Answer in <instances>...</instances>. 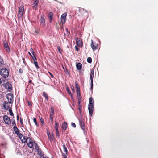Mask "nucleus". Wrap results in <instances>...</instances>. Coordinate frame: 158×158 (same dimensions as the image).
I'll use <instances>...</instances> for the list:
<instances>
[{
    "label": "nucleus",
    "instance_id": "obj_15",
    "mask_svg": "<svg viewBox=\"0 0 158 158\" xmlns=\"http://www.w3.org/2000/svg\"><path fill=\"white\" fill-rule=\"evenodd\" d=\"M39 1L38 0H35L34 3L33 4V7L35 10L37 7L38 4V3Z\"/></svg>",
    "mask_w": 158,
    "mask_h": 158
},
{
    "label": "nucleus",
    "instance_id": "obj_54",
    "mask_svg": "<svg viewBox=\"0 0 158 158\" xmlns=\"http://www.w3.org/2000/svg\"><path fill=\"white\" fill-rule=\"evenodd\" d=\"M75 49L76 51H78V48L76 46L75 47Z\"/></svg>",
    "mask_w": 158,
    "mask_h": 158
},
{
    "label": "nucleus",
    "instance_id": "obj_19",
    "mask_svg": "<svg viewBox=\"0 0 158 158\" xmlns=\"http://www.w3.org/2000/svg\"><path fill=\"white\" fill-rule=\"evenodd\" d=\"M47 135L49 139L50 140H52L53 139V135H52V136H51V135L49 132H48L47 133Z\"/></svg>",
    "mask_w": 158,
    "mask_h": 158
},
{
    "label": "nucleus",
    "instance_id": "obj_16",
    "mask_svg": "<svg viewBox=\"0 0 158 158\" xmlns=\"http://www.w3.org/2000/svg\"><path fill=\"white\" fill-rule=\"evenodd\" d=\"M67 127V123L66 122H64L62 125V128L64 131H65Z\"/></svg>",
    "mask_w": 158,
    "mask_h": 158
},
{
    "label": "nucleus",
    "instance_id": "obj_42",
    "mask_svg": "<svg viewBox=\"0 0 158 158\" xmlns=\"http://www.w3.org/2000/svg\"><path fill=\"white\" fill-rule=\"evenodd\" d=\"M77 92V97H80V96H81V94H80V91H79V92Z\"/></svg>",
    "mask_w": 158,
    "mask_h": 158
},
{
    "label": "nucleus",
    "instance_id": "obj_12",
    "mask_svg": "<svg viewBox=\"0 0 158 158\" xmlns=\"http://www.w3.org/2000/svg\"><path fill=\"white\" fill-rule=\"evenodd\" d=\"M77 44L78 47H81L83 45V43L82 41L79 38H77L76 39Z\"/></svg>",
    "mask_w": 158,
    "mask_h": 158
},
{
    "label": "nucleus",
    "instance_id": "obj_21",
    "mask_svg": "<svg viewBox=\"0 0 158 158\" xmlns=\"http://www.w3.org/2000/svg\"><path fill=\"white\" fill-rule=\"evenodd\" d=\"M63 151L65 153V155H66L67 154V148L65 147V145L64 144L63 145Z\"/></svg>",
    "mask_w": 158,
    "mask_h": 158
},
{
    "label": "nucleus",
    "instance_id": "obj_22",
    "mask_svg": "<svg viewBox=\"0 0 158 158\" xmlns=\"http://www.w3.org/2000/svg\"><path fill=\"white\" fill-rule=\"evenodd\" d=\"M75 88L76 89V90L77 92H79L80 91V89L78 85V84H77V82H75Z\"/></svg>",
    "mask_w": 158,
    "mask_h": 158
},
{
    "label": "nucleus",
    "instance_id": "obj_46",
    "mask_svg": "<svg viewBox=\"0 0 158 158\" xmlns=\"http://www.w3.org/2000/svg\"><path fill=\"white\" fill-rule=\"evenodd\" d=\"M12 124H15V126H16V124H15V120H13L12 122Z\"/></svg>",
    "mask_w": 158,
    "mask_h": 158
},
{
    "label": "nucleus",
    "instance_id": "obj_48",
    "mask_svg": "<svg viewBox=\"0 0 158 158\" xmlns=\"http://www.w3.org/2000/svg\"><path fill=\"white\" fill-rule=\"evenodd\" d=\"M79 111L80 113V114H81V106L79 107Z\"/></svg>",
    "mask_w": 158,
    "mask_h": 158
},
{
    "label": "nucleus",
    "instance_id": "obj_41",
    "mask_svg": "<svg viewBox=\"0 0 158 158\" xmlns=\"http://www.w3.org/2000/svg\"><path fill=\"white\" fill-rule=\"evenodd\" d=\"M67 90L68 93V94L69 95H71V94H72L71 93L70 91L68 89V88H67Z\"/></svg>",
    "mask_w": 158,
    "mask_h": 158
},
{
    "label": "nucleus",
    "instance_id": "obj_49",
    "mask_svg": "<svg viewBox=\"0 0 158 158\" xmlns=\"http://www.w3.org/2000/svg\"><path fill=\"white\" fill-rule=\"evenodd\" d=\"M63 69H64V71H65V72L66 73H67V69L65 68V69L64 68V67H63Z\"/></svg>",
    "mask_w": 158,
    "mask_h": 158
},
{
    "label": "nucleus",
    "instance_id": "obj_62",
    "mask_svg": "<svg viewBox=\"0 0 158 158\" xmlns=\"http://www.w3.org/2000/svg\"><path fill=\"white\" fill-rule=\"evenodd\" d=\"M28 104H29V105H30V102H28Z\"/></svg>",
    "mask_w": 158,
    "mask_h": 158
},
{
    "label": "nucleus",
    "instance_id": "obj_26",
    "mask_svg": "<svg viewBox=\"0 0 158 158\" xmlns=\"http://www.w3.org/2000/svg\"><path fill=\"white\" fill-rule=\"evenodd\" d=\"M48 16L49 19H52L53 18V15L52 12H50L49 13Z\"/></svg>",
    "mask_w": 158,
    "mask_h": 158
},
{
    "label": "nucleus",
    "instance_id": "obj_6",
    "mask_svg": "<svg viewBox=\"0 0 158 158\" xmlns=\"http://www.w3.org/2000/svg\"><path fill=\"white\" fill-rule=\"evenodd\" d=\"M24 9V7L23 6L21 5L20 6L18 12V16L19 18L22 17Z\"/></svg>",
    "mask_w": 158,
    "mask_h": 158
},
{
    "label": "nucleus",
    "instance_id": "obj_33",
    "mask_svg": "<svg viewBox=\"0 0 158 158\" xmlns=\"http://www.w3.org/2000/svg\"><path fill=\"white\" fill-rule=\"evenodd\" d=\"M3 44L4 48L8 46L7 43L6 41H4Z\"/></svg>",
    "mask_w": 158,
    "mask_h": 158
},
{
    "label": "nucleus",
    "instance_id": "obj_44",
    "mask_svg": "<svg viewBox=\"0 0 158 158\" xmlns=\"http://www.w3.org/2000/svg\"><path fill=\"white\" fill-rule=\"evenodd\" d=\"M51 110L52 113L53 115L54 113V111L53 110V108H52V107H51Z\"/></svg>",
    "mask_w": 158,
    "mask_h": 158
},
{
    "label": "nucleus",
    "instance_id": "obj_13",
    "mask_svg": "<svg viewBox=\"0 0 158 158\" xmlns=\"http://www.w3.org/2000/svg\"><path fill=\"white\" fill-rule=\"evenodd\" d=\"M40 23L41 24V25L43 26H44L45 25V19L44 18V15H41L40 19Z\"/></svg>",
    "mask_w": 158,
    "mask_h": 158
},
{
    "label": "nucleus",
    "instance_id": "obj_25",
    "mask_svg": "<svg viewBox=\"0 0 158 158\" xmlns=\"http://www.w3.org/2000/svg\"><path fill=\"white\" fill-rule=\"evenodd\" d=\"M59 127V124L57 123L56 121L55 122V128L56 130V131L58 130Z\"/></svg>",
    "mask_w": 158,
    "mask_h": 158
},
{
    "label": "nucleus",
    "instance_id": "obj_11",
    "mask_svg": "<svg viewBox=\"0 0 158 158\" xmlns=\"http://www.w3.org/2000/svg\"><path fill=\"white\" fill-rule=\"evenodd\" d=\"M67 16V14L64 13L63 14L61 17V22L62 23H65L66 19V17Z\"/></svg>",
    "mask_w": 158,
    "mask_h": 158
},
{
    "label": "nucleus",
    "instance_id": "obj_23",
    "mask_svg": "<svg viewBox=\"0 0 158 158\" xmlns=\"http://www.w3.org/2000/svg\"><path fill=\"white\" fill-rule=\"evenodd\" d=\"M8 103H6V102H4L3 104V107L6 109H8Z\"/></svg>",
    "mask_w": 158,
    "mask_h": 158
},
{
    "label": "nucleus",
    "instance_id": "obj_52",
    "mask_svg": "<svg viewBox=\"0 0 158 158\" xmlns=\"http://www.w3.org/2000/svg\"><path fill=\"white\" fill-rule=\"evenodd\" d=\"M66 31L68 33H69L70 32H69V31H68V29L67 28H66Z\"/></svg>",
    "mask_w": 158,
    "mask_h": 158
},
{
    "label": "nucleus",
    "instance_id": "obj_39",
    "mask_svg": "<svg viewBox=\"0 0 158 158\" xmlns=\"http://www.w3.org/2000/svg\"><path fill=\"white\" fill-rule=\"evenodd\" d=\"M31 52L33 55H34L35 54L34 51L32 48H31Z\"/></svg>",
    "mask_w": 158,
    "mask_h": 158
},
{
    "label": "nucleus",
    "instance_id": "obj_20",
    "mask_svg": "<svg viewBox=\"0 0 158 158\" xmlns=\"http://www.w3.org/2000/svg\"><path fill=\"white\" fill-rule=\"evenodd\" d=\"M82 65L80 63H78L76 65V67L78 70H80L81 69Z\"/></svg>",
    "mask_w": 158,
    "mask_h": 158
},
{
    "label": "nucleus",
    "instance_id": "obj_40",
    "mask_svg": "<svg viewBox=\"0 0 158 158\" xmlns=\"http://www.w3.org/2000/svg\"><path fill=\"white\" fill-rule=\"evenodd\" d=\"M56 135L57 136H58V137H59V133L58 131V130L56 131Z\"/></svg>",
    "mask_w": 158,
    "mask_h": 158
},
{
    "label": "nucleus",
    "instance_id": "obj_14",
    "mask_svg": "<svg viewBox=\"0 0 158 158\" xmlns=\"http://www.w3.org/2000/svg\"><path fill=\"white\" fill-rule=\"evenodd\" d=\"M80 125L82 129L84 130L85 129L84 123L82 120H79Z\"/></svg>",
    "mask_w": 158,
    "mask_h": 158
},
{
    "label": "nucleus",
    "instance_id": "obj_55",
    "mask_svg": "<svg viewBox=\"0 0 158 158\" xmlns=\"http://www.w3.org/2000/svg\"><path fill=\"white\" fill-rule=\"evenodd\" d=\"M41 123L42 124H43L44 123V121H43V119H41Z\"/></svg>",
    "mask_w": 158,
    "mask_h": 158
},
{
    "label": "nucleus",
    "instance_id": "obj_59",
    "mask_svg": "<svg viewBox=\"0 0 158 158\" xmlns=\"http://www.w3.org/2000/svg\"><path fill=\"white\" fill-rule=\"evenodd\" d=\"M1 83L2 84V82L1 81V78H0V85L1 84Z\"/></svg>",
    "mask_w": 158,
    "mask_h": 158
},
{
    "label": "nucleus",
    "instance_id": "obj_32",
    "mask_svg": "<svg viewBox=\"0 0 158 158\" xmlns=\"http://www.w3.org/2000/svg\"><path fill=\"white\" fill-rule=\"evenodd\" d=\"M3 64V59L0 57V66H1Z\"/></svg>",
    "mask_w": 158,
    "mask_h": 158
},
{
    "label": "nucleus",
    "instance_id": "obj_37",
    "mask_svg": "<svg viewBox=\"0 0 158 158\" xmlns=\"http://www.w3.org/2000/svg\"><path fill=\"white\" fill-rule=\"evenodd\" d=\"M50 118L51 120V121L52 122H53V117L52 116V115L51 114H50Z\"/></svg>",
    "mask_w": 158,
    "mask_h": 158
},
{
    "label": "nucleus",
    "instance_id": "obj_47",
    "mask_svg": "<svg viewBox=\"0 0 158 158\" xmlns=\"http://www.w3.org/2000/svg\"><path fill=\"white\" fill-rule=\"evenodd\" d=\"M71 89H72V90L73 91V92H75V90H74V87H71Z\"/></svg>",
    "mask_w": 158,
    "mask_h": 158
},
{
    "label": "nucleus",
    "instance_id": "obj_43",
    "mask_svg": "<svg viewBox=\"0 0 158 158\" xmlns=\"http://www.w3.org/2000/svg\"><path fill=\"white\" fill-rule=\"evenodd\" d=\"M23 70L21 68H20L19 70V73H23Z\"/></svg>",
    "mask_w": 158,
    "mask_h": 158
},
{
    "label": "nucleus",
    "instance_id": "obj_18",
    "mask_svg": "<svg viewBox=\"0 0 158 158\" xmlns=\"http://www.w3.org/2000/svg\"><path fill=\"white\" fill-rule=\"evenodd\" d=\"M13 129L16 134L17 135H19V129L16 126H14Z\"/></svg>",
    "mask_w": 158,
    "mask_h": 158
},
{
    "label": "nucleus",
    "instance_id": "obj_53",
    "mask_svg": "<svg viewBox=\"0 0 158 158\" xmlns=\"http://www.w3.org/2000/svg\"><path fill=\"white\" fill-rule=\"evenodd\" d=\"M81 96H80V97H78V100H81Z\"/></svg>",
    "mask_w": 158,
    "mask_h": 158
},
{
    "label": "nucleus",
    "instance_id": "obj_56",
    "mask_svg": "<svg viewBox=\"0 0 158 158\" xmlns=\"http://www.w3.org/2000/svg\"><path fill=\"white\" fill-rule=\"evenodd\" d=\"M49 22L51 23L52 22V19H49Z\"/></svg>",
    "mask_w": 158,
    "mask_h": 158
},
{
    "label": "nucleus",
    "instance_id": "obj_2",
    "mask_svg": "<svg viewBox=\"0 0 158 158\" xmlns=\"http://www.w3.org/2000/svg\"><path fill=\"white\" fill-rule=\"evenodd\" d=\"M26 142L27 145L30 148H33L34 149L35 148V143H36L33 141L29 137H27V138Z\"/></svg>",
    "mask_w": 158,
    "mask_h": 158
},
{
    "label": "nucleus",
    "instance_id": "obj_34",
    "mask_svg": "<svg viewBox=\"0 0 158 158\" xmlns=\"http://www.w3.org/2000/svg\"><path fill=\"white\" fill-rule=\"evenodd\" d=\"M32 59H33V60L35 61H36L37 60V59L35 57V55H32V56H31Z\"/></svg>",
    "mask_w": 158,
    "mask_h": 158
},
{
    "label": "nucleus",
    "instance_id": "obj_60",
    "mask_svg": "<svg viewBox=\"0 0 158 158\" xmlns=\"http://www.w3.org/2000/svg\"><path fill=\"white\" fill-rule=\"evenodd\" d=\"M29 83H31L32 82V81L31 80H30L29 81Z\"/></svg>",
    "mask_w": 158,
    "mask_h": 158
},
{
    "label": "nucleus",
    "instance_id": "obj_61",
    "mask_svg": "<svg viewBox=\"0 0 158 158\" xmlns=\"http://www.w3.org/2000/svg\"><path fill=\"white\" fill-rule=\"evenodd\" d=\"M23 62L25 64L24 59V58H23Z\"/></svg>",
    "mask_w": 158,
    "mask_h": 158
},
{
    "label": "nucleus",
    "instance_id": "obj_10",
    "mask_svg": "<svg viewBox=\"0 0 158 158\" xmlns=\"http://www.w3.org/2000/svg\"><path fill=\"white\" fill-rule=\"evenodd\" d=\"M19 137L23 143H25L26 141L27 138L26 139L25 136L22 134H20L19 135Z\"/></svg>",
    "mask_w": 158,
    "mask_h": 158
},
{
    "label": "nucleus",
    "instance_id": "obj_3",
    "mask_svg": "<svg viewBox=\"0 0 158 158\" xmlns=\"http://www.w3.org/2000/svg\"><path fill=\"white\" fill-rule=\"evenodd\" d=\"M3 83H2V85L6 89H8L9 91L11 90V85L9 83L6 82L5 79L2 80Z\"/></svg>",
    "mask_w": 158,
    "mask_h": 158
},
{
    "label": "nucleus",
    "instance_id": "obj_17",
    "mask_svg": "<svg viewBox=\"0 0 158 158\" xmlns=\"http://www.w3.org/2000/svg\"><path fill=\"white\" fill-rule=\"evenodd\" d=\"M91 47L92 48L93 50L94 51L95 50L97 49V45L96 44L95 45H94L92 40V43L91 44Z\"/></svg>",
    "mask_w": 158,
    "mask_h": 158
},
{
    "label": "nucleus",
    "instance_id": "obj_63",
    "mask_svg": "<svg viewBox=\"0 0 158 158\" xmlns=\"http://www.w3.org/2000/svg\"><path fill=\"white\" fill-rule=\"evenodd\" d=\"M45 158H49L48 157H45Z\"/></svg>",
    "mask_w": 158,
    "mask_h": 158
},
{
    "label": "nucleus",
    "instance_id": "obj_28",
    "mask_svg": "<svg viewBox=\"0 0 158 158\" xmlns=\"http://www.w3.org/2000/svg\"><path fill=\"white\" fill-rule=\"evenodd\" d=\"M9 111L10 115L12 116H14V114L12 111L11 109L10 108L9 109Z\"/></svg>",
    "mask_w": 158,
    "mask_h": 158
},
{
    "label": "nucleus",
    "instance_id": "obj_38",
    "mask_svg": "<svg viewBox=\"0 0 158 158\" xmlns=\"http://www.w3.org/2000/svg\"><path fill=\"white\" fill-rule=\"evenodd\" d=\"M33 121L35 123V124L36 125H37V122L36 121V119L35 118H34L33 119Z\"/></svg>",
    "mask_w": 158,
    "mask_h": 158
},
{
    "label": "nucleus",
    "instance_id": "obj_31",
    "mask_svg": "<svg viewBox=\"0 0 158 158\" xmlns=\"http://www.w3.org/2000/svg\"><path fill=\"white\" fill-rule=\"evenodd\" d=\"M87 61L89 63H91L92 61L91 58L90 57H88L87 59Z\"/></svg>",
    "mask_w": 158,
    "mask_h": 158
},
{
    "label": "nucleus",
    "instance_id": "obj_30",
    "mask_svg": "<svg viewBox=\"0 0 158 158\" xmlns=\"http://www.w3.org/2000/svg\"><path fill=\"white\" fill-rule=\"evenodd\" d=\"M5 50H6V52H10V50L9 48V47L8 46L6 47H5L4 48Z\"/></svg>",
    "mask_w": 158,
    "mask_h": 158
},
{
    "label": "nucleus",
    "instance_id": "obj_8",
    "mask_svg": "<svg viewBox=\"0 0 158 158\" xmlns=\"http://www.w3.org/2000/svg\"><path fill=\"white\" fill-rule=\"evenodd\" d=\"M94 108V104H89L88 106V109L89 110V112L90 115V116H92L93 113V110Z\"/></svg>",
    "mask_w": 158,
    "mask_h": 158
},
{
    "label": "nucleus",
    "instance_id": "obj_50",
    "mask_svg": "<svg viewBox=\"0 0 158 158\" xmlns=\"http://www.w3.org/2000/svg\"><path fill=\"white\" fill-rule=\"evenodd\" d=\"M49 74H50V75H51V76L52 77H53V75L51 73H50V72H49Z\"/></svg>",
    "mask_w": 158,
    "mask_h": 158
},
{
    "label": "nucleus",
    "instance_id": "obj_57",
    "mask_svg": "<svg viewBox=\"0 0 158 158\" xmlns=\"http://www.w3.org/2000/svg\"><path fill=\"white\" fill-rule=\"evenodd\" d=\"M20 123H21V124H23V121H22V120L21 119L20 120Z\"/></svg>",
    "mask_w": 158,
    "mask_h": 158
},
{
    "label": "nucleus",
    "instance_id": "obj_35",
    "mask_svg": "<svg viewBox=\"0 0 158 158\" xmlns=\"http://www.w3.org/2000/svg\"><path fill=\"white\" fill-rule=\"evenodd\" d=\"M57 48L59 52L61 53L62 52L60 47L59 46H58L57 47Z\"/></svg>",
    "mask_w": 158,
    "mask_h": 158
},
{
    "label": "nucleus",
    "instance_id": "obj_4",
    "mask_svg": "<svg viewBox=\"0 0 158 158\" xmlns=\"http://www.w3.org/2000/svg\"><path fill=\"white\" fill-rule=\"evenodd\" d=\"M94 70L91 69L90 73V79L91 80V87L90 89L92 90L93 87V78L94 76Z\"/></svg>",
    "mask_w": 158,
    "mask_h": 158
},
{
    "label": "nucleus",
    "instance_id": "obj_36",
    "mask_svg": "<svg viewBox=\"0 0 158 158\" xmlns=\"http://www.w3.org/2000/svg\"><path fill=\"white\" fill-rule=\"evenodd\" d=\"M71 125L72 127H74V128L76 127V125H75V123H74L72 122L71 123Z\"/></svg>",
    "mask_w": 158,
    "mask_h": 158
},
{
    "label": "nucleus",
    "instance_id": "obj_45",
    "mask_svg": "<svg viewBox=\"0 0 158 158\" xmlns=\"http://www.w3.org/2000/svg\"><path fill=\"white\" fill-rule=\"evenodd\" d=\"M62 156L63 158H67V156L64 154H62Z\"/></svg>",
    "mask_w": 158,
    "mask_h": 158
},
{
    "label": "nucleus",
    "instance_id": "obj_9",
    "mask_svg": "<svg viewBox=\"0 0 158 158\" xmlns=\"http://www.w3.org/2000/svg\"><path fill=\"white\" fill-rule=\"evenodd\" d=\"M3 120L5 123L7 124H10L11 123L10 119L7 115H5L3 117Z\"/></svg>",
    "mask_w": 158,
    "mask_h": 158
},
{
    "label": "nucleus",
    "instance_id": "obj_58",
    "mask_svg": "<svg viewBox=\"0 0 158 158\" xmlns=\"http://www.w3.org/2000/svg\"><path fill=\"white\" fill-rule=\"evenodd\" d=\"M28 53L31 56H32V55L30 53V52H28Z\"/></svg>",
    "mask_w": 158,
    "mask_h": 158
},
{
    "label": "nucleus",
    "instance_id": "obj_27",
    "mask_svg": "<svg viewBox=\"0 0 158 158\" xmlns=\"http://www.w3.org/2000/svg\"><path fill=\"white\" fill-rule=\"evenodd\" d=\"M43 96L45 97V99L47 100H48V98L47 93L45 92H44L43 93Z\"/></svg>",
    "mask_w": 158,
    "mask_h": 158
},
{
    "label": "nucleus",
    "instance_id": "obj_7",
    "mask_svg": "<svg viewBox=\"0 0 158 158\" xmlns=\"http://www.w3.org/2000/svg\"><path fill=\"white\" fill-rule=\"evenodd\" d=\"M34 144L35 146L34 149L37 151L38 154L41 157H43V154L42 153L41 151L39 149L37 144L36 143H35Z\"/></svg>",
    "mask_w": 158,
    "mask_h": 158
},
{
    "label": "nucleus",
    "instance_id": "obj_1",
    "mask_svg": "<svg viewBox=\"0 0 158 158\" xmlns=\"http://www.w3.org/2000/svg\"><path fill=\"white\" fill-rule=\"evenodd\" d=\"M0 74L2 77L6 78L8 76L9 72L6 68H3L1 69Z\"/></svg>",
    "mask_w": 158,
    "mask_h": 158
},
{
    "label": "nucleus",
    "instance_id": "obj_51",
    "mask_svg": "<svg viewBox=\"0 0 158 158\" xmlns=\"http://www.w3.org/2000/svg\"><path fill=\"white\" fill-rule=\"evenodd\" d=\"M17 120H19V116L18 115H17Z\"/></svg>",
    "mask_w": 158,
    "mask_h": 158
},
{
    "label": "nucleus",
    "instance_id": "obj_24",
    "mask_svg": "<svg viewBox=\"0 0 158 158\" xmlns=\"http://www.w3.org/2000/svg\"><path fill=\"white\" fill-rule=\"evenodd\" d=\"M89 104H94L93 99L92 97L89 98Z\"/></svg>",
    "mask_w": 158,
    "mask_h": 158
},
{
    "label": "nucleus",
    "instance_id": "obj_29",
    "mask_svg": "<svg viewBox=\"0 0 158 158\" xmlns=\"http://www.w3.org/2000/svg\"><path fill=\"white\" fill-rule=\"evenodd\" d=\"M34 64L35 66V67H36L37 68H39V67L38 64V63L36 61H34Z\"/></svg>",
    "mask_w": 158,
    "mask_h": 158
},
{
    "label": "nucleus",
    "instance_id": "obj_5",
    "mask_svg": "<svg viewBox=\"0 0 158 158\" xmlns=\"http://www.w3.org/2000/svg\"><path fill=\"white\" fill-rule=\"evenodd\" d=\"M7 98L9 103H12L13 101V96L12 93H8L7 94Z\"/></svg>",
    "mask_w": 158,
    "mask_h": 158
}]
</instances>
